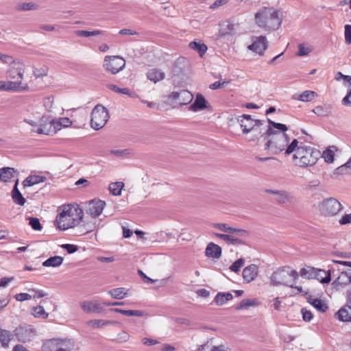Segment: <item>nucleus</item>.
Wrapping results in <instances>:
<instances>
[{
	"instance_id": "nucleus-1",
	"label": "nucleus",
	"mask_w": 351,
	"mask_h": 351,
	"mask_svg": "<svg viewBox=\"0 0 351 351\" xmlns=\"http://www.w3.org/2000/svg\"><path fill=\"white\" fill-rule=\"evenodd\" d=\"M265 133L269 138L265 145V149L269 150L272 154L284 152L285 156H289L294 152L297 144H299L297 139L291 140L286 133L276 132L270 127L266 129Z\"/></svg>"
},
{
	"instance_id": "nucleus-2",
	"label": "nucleus",
	"mask_w": 351,
	"mask_h": 351,
	"mask_svg": "<svg viewBox=\"0 0 351 351\" xmlns=\"http://www.w3.org/2000/svg\"><path fill=\"white\" fill-rule=\"evenodd\" d=\"M59 210L56 221L58 228L62 230L78 226L83 218V210L77 204L63 205Z\"/></svg>"
},
{
	"instance_id": "nucleus-3",
	"label": "nucleus",
	"mask_w": 351,
	"mask_h": 351,
	"mask_svg": "<svg viewBox=\"0 0 351 351\" xmlns=\"http://www.w3.org/2000/svg\"><path fill=\"white\" fill-rule=\"evenodd\" d=\"M237 121L242 130V133L247 136L246 140L249 142L258 141L267 129L263 121L252 119L248 114L239 116Z\"/></svg>"
},
{
	"instance_id": "nucleus-4",
	"label": "nucleus",
	"mask_w": 351,
	"mask_h": 351,
	"mask_svg": "<svg viewBox=\"0 0 351 351\" xmlns=\"http://www.w3.org/2000/svg\"><path fill=\"white\" fill-rule=\"evenodd\" d=\"M293 154V163L300 167H312L316 164L319 156V152L310 146L297 144Z\"/></svg>"
},
{
	"instance_id": "nucleus-5",
	"label": "nucleus",
	"mask_w": 351,
	"mask_h": 351,
	"mask_svg": "<svg viewBox=\"0 0 351 351\" xmlns=\"http://www.w3.org/2000/svg\"><path fill=\"white\" fill-rule=\"evenodd\" d=\"M255 19L260 27L268 30L278 29L282 23L279 12L270 8H264L259 10L255 15Z\"/></svg>"
},
{
	"instance_id": "nucleus-6",
	"label": "nucleus",
	"mask_w": 351,
	"mask_h": 351,
	"mask_svg": "<svg viewBox=\"0 0 351 351\" xmlns=\"http://www.w3.org/2000/svg\"><path fill=\"white\" fill-rule=\"evenodd\" d=\"M299 274L289 267H282L274 271L270 276V283L273 286H287L294 287Z\"/></svg>"
},
{
	"instance_id": "nucleus-7",
	"label": "nucleus",
	"mask_w": 351,
	"mask_h": 351,
	"mask_svg": "<svg viewBox=\"0 0 351 351\" xmlns=\"http://www.w3.org/2000/svg\"><path fill=\"white\" fill-rule=\"evenodd\" d=\"M110 118L108 109L101 104L96 105L91 112L90 126L95 130L104 128Z\"/></svg>"
},
{
	"instance_id": "nucleus-8",
	"label": "nucleus",
	"mask_w": 351,
	"mask_h": 351,
	"mask_svg": "<svg viewBox=\"0 0 351 351\" xmlns=\"http://www.w3.org/2000/svg\"><path fill=\"white\" fill-rule=\"evenodd\" d=\"M125 66V60L120 56H107L104 58L103 67L112 75L121 71Z\"/></svg>"
},
{
	"instance_id": "nucleus-9",
	"label": "nucleus",
	"mask_w": 351,
	"mask_h": 351,
	"mask_svg": "<svg viewBox=\"0 0 351 351\" xmlns=\"http://www.w3.org/2000/svg\"><path fill=\"white\" fill-rule=\"evenodd\" d=\"M343 208L342 204L335 198H328L319 204L321 213L327 217L335 216Z\"/></svg>"
},
{
	"instance_id": "nucleus-10",
	"label": "nucleus",
	"mask_w": 351,
	"mask_h": 351,
	"mask_svg": "<svg viewBox=\"0 0 351 351\" xmlns=\"http://www.w3.org/2000/svg\"><path fill=\"white\" fill-rule=\"evenodd\" d=\"M25 73V64L21 60H17L16 62H14L12 65L9 66V68L6 71V75L11 80L19 79V82H21V80L24 77Z\"/></svg>"
},
{
	"instance_id": "nucleus-11",
	"label": "nucleus",
	"mask_w": 351,
	"mask_h": 351,
	"mask_svg": "<svg viewBox=\"0 0 351 351\" xmlns=\"http://www.w3.org/2000/svg\"><path fill=\"white\" fill-rule=\"evenodd\" d=\"M14 335L19 341H30L36 335L35 330L31 326H20L14 330Z\"/></svg>"
},
{
	"instance_id": "nucleus-12",
	"label": "nucleus",
	"mask_w": 351,
	"mask_h": 351,
	"mask_svg": "<svg viewBox=\"0 0 351 351\" xmlns=\"http://www.w3.org/2000/svg\"><path fill=\"white\" fill-rule=\"evenodd\" d=\"M266 192L273 195L275 197V200L280 204H294L296 202L294 196L286 191L268 189Z\"/></svg>"
},
{
	"instance_id": "nucleus-13",
	"label": "nucleus",
	"mask_w": 351,
	"mask_h": 351,
	"mask_svg": "<svg viewBox=\"0 0 351 351\" xmlns=\"http://www.w3.org/2000/svg\"><path fill=\"white\" fill-rule=\"evenodd\" d=\"M32 132L44 135L54 134L51 120H49L46 116H42L38 121V127L37 128H32Z\"/></svg>"
},
{
	"instance_id": "nucleus-14",
	"label": "nucleus",
	"mask_w": 351,
	"mask_h": 351,
	"mask_svg": "<svg viewBox=\"0 0 351 351\" xmlns=\"http://www.w3.org/2000/svg\"><path fill=\"white\" fill-rule=\"evenodd\" d=\"M268 47V42L265 36H261L252 38V43L247 49L258 55H263Z\"/></svg>"
},
{
	"instance_id": "nucleus-15",
	"label": "nucleus",
	"mask_w": 351,
	"mask_h": 351,
	"mask_svg": "<svg viewBox=\"0 0 351 351\" xmlns=\"http://www.w3.org/2000/svg\"><path fill=\"white\" fill-rule=\"evenodd\" d=\"M169 98L180 105H186L192 101L193 95L187 90H181L172 92Z\"/></svg>"
},
{
	"instance_id": "nucleus-16",
	"label": "nucleus",
	"mask_w": 351,
	"mask_h": 351,
	"mask_svg": "<svg viewBox=\"0 0 351 351\" xmlns=\"http://www.w3.org/2000/svg\"><path fill=\"white\" fill-rule=\"evenodd\" d=\"M80 306L86 313H101L104 311L101 302L97 300L84 301L80 304Z\"/></svg>"
},
{
	"instance_id": "nucleus-17",
	"label": "nucleus",
	"mask_w": 351,
	"mask_h": 351,
	"mask_svg": "<svg viewBox=\"0 0 351 351\" xmlns=\"http://www.w3.org/2000/svg\"><path fill=\"white\" fill-rule=\"evenodd\" d=\"M105 206L104 201L93 199L89 202L86 213L93 217H97L101 214Z\"/></svg>"
},
{
	"instance_id": "nucleus-18",
	"label": "nucleus",
	"mask_w": 351,
	"mask_h": 351,
	"mask_svg": "<svg viewBox=\"0 0 351 351\" xmlns=\"http://www.w3.org/2000/svg\"><path fill=\"white\" fill-rule=\"evenodd\" d=\"M338 270H341V273L337 278L332 282V285L336 289L344 287L351 283V269L344 271L338 268Z\"/></svg>"
},
{
	"instance_id": "nucleus-19",
	"label": "nucleus",
	"mask_w": 351,
	"mask_h": 351,
	"mask_svg": "<svg viewBox=\"0 0 351 351\" xmlns=\"http://www.w3.org/2000/svg\"><path fill=\"white\" fill-rule=\"evenodd\" d=\"M213 227L218 229L220 231L230 233V234H234L239 237H247L248 232L243 229H237L234 227H232L229 226L227 223H214Z\"/></svg>"
},
{
	"instance_id": "nucleus-20",
	"label": "nucleus",
	"mask_w": 351,
	"mask_h": 351,
	"mask_svg": "<svg viewBox=\"0 0 351 351\" xmlns=\"http://www.w3.org/2000/svg\"><path fill=\"white\" fill-rule=\"evenodd\" d=\"M26 87L21 82L0 80V91H18L24 90Z\"/></svg>"
},
{
	"instance_id": "nucleus-21",
	"label": "nucleus",
	"mask_w": 351,
	"mask_h": 351,
	"mask_svg": "<svg viewBox=\"0 0 351 351\" xmlns=\"http://www.w3.org/2000/svg\"><path fill=\"white\" fill-rule=\"evenodd\" d=\"M214 235L223 240L227 244L239 245L243 243L242 240L240 239L241 237L237 236L234 234L214 233Z\"/></svg>"
},
{
	"instance_id": "nucleus-22",
	"label": "nucleus",
	"mask_w": 351,
	"mask_h": 351,
	"mask_svg": "<svg viewBox=\"0 0 351 351\" xmlns=\"http://www.w3.org/2000/svg\"><path fill=\"white\" fill-rule=\"evenodd\" d=\"M258 272V267L256 265L252 264L247 266L243 271V280L247 283L253 281L257 276Z\"/></svg>"
},
{
	"instance_id": "nucleus-23",
	"label": "nucleus",
	"mask_w": 351,
	"mask_h": 351,
	"mask_svg": "<svg viewBox=\"0 0 351 351\" xmlns=\"http://www.w3.org/2000/svg\"><path fill=\"white\" fill-rule=\"evenodd\" d=\"M115 322L103 319H95L88 320L86 322V326L91 329H101L104 328L109 325L114 324Z\"/></svg>"
},
{
	"instance_id": "nucleus-24",
	"label": "nucleus",
	"mask_w": 351,
	"mask_h": 351,
	"mask_svg": "<svg viewBox=\"0 0 351 351\" xmlns=\"http://www.w3.org/2000/svg\"><path fill=\"white\" fill-rule=\"evenodd\" d=\"M207 108V101L204 98V97L198 93L196 95L195 99L193 104L190 106V110L193 112H198L203 110Z\"/></svg>"
},
{
	"instance_id": "nucleus-25",
	"label": "nucleus",
	"mask_w": 351,
	"mask_h": 351,
	"mask_svg": "<svg viewBox=\"0 0 351 351\" xmlns=\"http://www.w3.org/2000/svg\"><path fill=\"white\" fill-rule=\"evenodd\" d=\"M53 132L56 134L63 128H68L72 125V121L67 117H60L51 120Z\"/></svg>"
},
{
	"instance_id": "nucleus-26",
	"label": "nucleus",
	"mask_w": 351,
	"mask_h": 351,
	"mask_svg": "<svg viewBox=\"0 0 351 351\" xmlns=\"http://www.w3.org/2000/svg\"><path fill=\"white\" fill-rule=\"evenodd\" d=\"M205 255L208 258H219L221 256V248L214 243H209L206 248Z\"/></svg>"
},
{
	"instance_id": "nucleus-27",
	"label": "nucleus",
	"mask_w": 351,
	"mask_h": 351,
	"mask_svg": "<svg viewBox=\"0 0 351 351\" xmlns=\"http://www.w3.org/2000/svg\"><path fill=\"white\" fill-rule=\"evenodd\" d=\"M147 77L150 81L156 83L165 77V73L158 69H152L147 71Z\"/></svg>"
},
{
	"instance_id": "nucleus-28",
	"label": "nucleus",
	"mask_w": 351,
	"mask_h": 351,
	"mask_svg": "<svg viewBox=\"0 0 351 351\" xmlns=\"http://www.w3.org/2000/svg\"><path fill=\"white\" fill-rule=\"evenodd\" d=\"M46 180V178L43 176L38 175H31L27 177L23 182V186L28 187L35 184L44 182Z\"/></svg>"
},
{
	"instance_id": "nucleus-29",
	"label": "nucleus",
	"mask_w": 351,
	"mask_h": 351,
	"mask_svg": "<svg viewBox=\"0 0 351 351\" xmlns=\"http://www.w3.org/2000/svg\"><path fill=\"white\" fill-rule=\"evenodd\" d=\"M19 180H16L14 188L12 191V198L14 202L18 205L23 206L25 203V199L22 195L18 189Z\"/></svg>"
},
{
	"instance_id": "nucleus-30",
	"label": "nucleus",
	"mask_w": 351,
	"mask_h": 351,
	"mask_svg": "<svg viewBox=\"0 0 351 351\" xmlns=\"http://www.w3.org/2000/svg\"><path fill=\"white\" fill-rule=\"evenodd\" d=\"M314 279H317L322 283H328L331 279L330 271L316 268Z\"/></svg>"
},
{
	"instance_id": "nucleus-31",
	"label": "nucleus",
	"mask_w": 351,
	"mask_h": 351,
	"mask_svg": "<svg viewBox=\"0 0 351 351\" xmlns=\"http://www.w3.org/2000/svg\"><path fill=\"white\" fill-rule=\"evenodd\" d=\"M60 339H52L44 342L43 351H59Z\"/></svg>"
},
{
	"instance_id": "nucleus-32",
	"label": "nucleus",
	"mask_w": 351,
	"mask_h": 351,
	"mask_svg": "<svg viewBox=\"0 0 351 351\" xmlns=\"http://www.w3.org/2000/svg\"><path fill=\"white\" fill-rule=\"evenodd\" d=\"M317 96V94L313 90H305L300 95H294L293 99H298L303 102H307L313 100Z\"/></svg>"
},
{
	"instance_id": "nucleus-33",
	"label": "nucleus",
	"mask_w": 351,
	"mask_h": 351,
	"mask_svg": "<svg viewBox=\"0 0 351 351\" xmlns=\"http://www.w3.org/2000/svg\"><path fill=\"white\" fill-rule=\"evenodd\" d=\"M259 304L258 301L256 299H244L240 302V303L235 307L237 311L239 310H247L250 307H254Z\"/></svg>"
},
{
	"instance_id": "nucleus-34",
	"label": "nucleus",
	"mask_w": 351,
	"mask_h": 351,
	"mask_svg": "<svg viewBox=\"0 0 351 351\" xmlns=\"http://www.w3.org/2000/svg\"><path fill=\"white\" fill-rule=\"evenodd\" d=\"M15 172V169L12 167H3L0 169V180L4 182H8L14 177Z\"/></svg>"
},
{
	"instance_id": "nucleus-35",
	"label": "nucleus",
	"mask_w": 351,
	"mask_h": 351,
	"mask_svg": "<svg viewBox=\"0 0 351 351\" xmlns=\"http://www.w3.org/2000/svg\"><path fill=\"white\" fill-rule=\"evenodd\" d=\"M107 88L115 93H118L120 94L127 95L130 97H136V95L134 92L132 91L130 88H119L117 85L109 84L107 85Z\"/></svg>"
},
{
	"instance_id": "nucleus-36",
	"label": "nucleus",
	"mask_w": 351,
	"mask_h": 351,
	"mask_svg": "<svg viewBox=\"0 0 351 351\" xmlns=\"http://www.w3.org/2000/svg\"><path fill=\"white\" fill-rule=\"evenodd\" d=\"M337 151L335 146H330L324 150L322 154V158L327 163H332L334 162L335 153Z\"/></svg>"
},
{
	"instance_id": "nucleus-37",
	"label": "nucleus",
	"mask_w": 351,
	"mask_h": 351,
	"mask_svg": "<svg viewBox=\"0 0 351 351\" xmlns=\"http://www.w3.org/2000/svg\"><path fill=\"white\" fill-rule=\"evenodd\" d=\"M63 260V258L60 256H52L44 261L43 266L56 267L62 264Z\"/></svg>"
},
{
	"instance_id": "nucleus-38",
	"label": "nucleus",
	"mask_w": 351,
	"mask_h": 351,
	"mask_svg": "<svg viewBox=\"0 0 351 351\" xmlns=\"http://www.w3.org/2000/svg\"><path fill=\"white\" fill-rule=\"evenodd\" d=\"M75 347V342L70 339H60L59 351H72Z\"/></svg>"
},
{
	"instance_id": "nucleus-39",
	"label": "nucleus",
	"mask_w": 351,
	"mask_h": 351,
	"mask_svg": "<svg viewBox=\"0 0 351 351\" xmlns=\"http://www.w3.org/2000/svg\"><path fill=\"white\" fill-rule=\"evenodd\" d=\"M108 293L112 298L117 300H121L128 296L127 290L123 287L112 289Z\"/></svg>"
},
{
	"instance_id": "nucleus-40",
	"label": "nucleus",
	"mask_w": 351,
	"mask_h": 351,
	"mask_svg": "<svg viewBox=\"0 0 351 351\" xmlns=\"http://www.w3.org/2000/svg\"><path fill=\"white\" fill-rule=\"evenodd\" d=\"M112 312L121 313L122 315L126 316H136V317H143L144 315V313L141 311L138 310H123L118 308H111L110 310Z\"/></svg>"
},
{
	"instance_id": "nucleus-41",
	"label": "nucleus",
	"mask_w": 351,
	"mask_h": 351,
	"mask_svg": "<svg viewBox=\"0 0 351 351\" xmlns=\"http://www.w3.org/2000/svg\"><path fill=\"white\" fill-rule=\"evenodd\" d=\"M335 317L340 322H351V315L346 307L341 308L336 313Z\"/></svg>"
},
{
	"instance_id": "nucleus-42",
	"label": "nucleus",
	"mask_w": 351,
	"mask_h": 351,
	"mask_svg": "<svg viewBox=\"0 0 351 351\" xmlns=\"http://www.w3.org/2000/svg\"><path fill=\"white\" fill-rule=\"evenodd\" d=\"M189 47L193 50L198 52L201 57H202L208 49L207 46L205 44L197 41L191 42L189 43Z\"/></svg>"
},
{
	"instance_id": "nucleus-43",
	"label": "nucleus",
	"mask_w": 351,
	"mask_h": 351,
	"mask_svg": "<svg viewBox=\"0 0 351 351\" xmlns=\"http://www.w3.org/2000/svg\"><path fill=\"white\" fill-rule=\"evenodd\" d=\"M232 299V295L230 293H219L215 298V301L217 305H223L226 302Z\"/></svg>"
},
{
	"instance_id": "nucleus-44",
	"label": "nucleus",
	"mask_w": 351,
	"mask_h": 351,
	"mask_svg": "<svg viewBox=\"0 0 351 351\" xmlns=\"http://www.w3.org/2000/svg\"><path fill=\"white\" fill-rule=\"evenodd\" d=\"M12 337V335L9 330L0 329V342L1 343L2 346H8Z\"/></svg>"
},
{
	"instance_id": "nucleus-45",
	"label": "nucleus",
	"mask_w": 351,
	"mask_h": 351,
	"mask_svg": "<svg viewBox=\"0 0 351 351\" xmlns=\"http://www.w3.org/2000/svg\"><path fill=\"white\" fill-rule=\"evenodd\" d=\"M315 270L316 268L306 267L300 269V274L302 278L306 279H314Z\"/></svg>"
},
{
	"instance_id": "nucleus-46",
	"label": "nucleus",
	"mask_w": 351,
	"mask_h": 351,
	"mask_svg": "<svg viewBox=\"0 0 351 351\" xmlns=\"http://www.w3.org/2000/svg\"><path fill=\"white\" fill-rule=\"evenodd\" d=\"M308 302L315 308L320 312H325L328 308L327 305L319 299H310Z\"/></svg>"
},
{
	"instance_id": "nucleus-47",
	"label": "nucleus",
	"mask_w": 351,
	"mask_h": 351,
	"mask_svg": "<svg viewBox=\"0 0 351 351\" xmlns=\"http://www.w3.org/2000/svg\"><path fill=\"white\" fill-rule=\"evenodd\" d=\"M123 186V183L121 182L111 183L109 185V191L113 195L118 196L121 195Z\"/></svg>"
},
{
	"instance_id": "nucleus-48",
	"label": "nucleus",
	"mask_w": 351,
	"mask_h": 351,
	"mask_svg": "<svg viewBox=\"0 0 351 351\" xmlns=\"http://www.w3.org/2000/svg\"><path fill=\"white\" fill-rule=\"evenodd\" d=\"M102 31L99 29H95L93 31L77 30L75 32V34L79 36L90 37L100 35L102 34Z\"/></svg>"
},
{
	"instance_id": "nucleus-49",
	"label": "nucleus",
	"mask_w": 351,
	"mask_h": 351,
	"mask_svg": "<svg viewBox=\"0 0 351 351\" xmlns=\"http://www.w3.org/2000/svg\"><path fill=\"white\" fill-rule=\"evenodd\" d=\"M38 8V5L32 2L21 3L17 5V10L21 11L34 10Z\"/></svg>"
},
{
	"instance_id": "nucleus-50",
	"label": "nucleus",
	"mask_w": 351,
	"mask_h": 351,
	"mask_svg": "<svg viewBox=\"0 0 351 351\" xmlns=\"http://www.w3.org/2000/svg\"><path fill=\"white\" fill-rule=\"evenodd\" d=\"M33 315L35 317H41L46 319L48 317L49 314L45 312L42 306H38L33 308Z\"/></svg>"
},
{
	"instance_id": "nucleus-51",
	"label": "nucleus",
	"mask_w": 351,
	"mask_h": 351,
	"mask_svg": "<svg viewBox=\"0 0 351 351\" xmlns=\"http://www.w3.org/2000/svg\"><path fill=\"white\" fill-rule=\"evenodd\" d=\"M49 68L47 66H43L40 68H34L33 74L36 78L43 77L47 75Z\"/></svg>"
},
{
	"instance_id": "nucleus-52",
	"label": "nucleus",
	"mask_w": 351,
	"mask_h": 351,
	"mask_svg": "<svg viewBox=\"0 0 351 351\" xmlns=\"http://www.w3.org/2000/svg\"><path fill=\"white\" fill-rule=\"evenodd\" d=\"M269 123L271 125L273 126L271 128L276 130V132L286 133V132L288 130L287 126L285 124L276 123L271 120H269Z\"/></svg>"
},
{
	"instance_id": "nucleus-53",
	"label": "nucleus",
	"mask_w": 351,
	"mask_h": 351,
	"mask_svg": "<svg viewBox=\"0 0 351 351\" xmlns=\"http://www.w3.org/2000/svg\"><path fill=\"white\" fill-rule=\"evenodd\" d=\"M312 51V47L305 44H300L298 45V51L297 56H304L308 55Z\"/></svg>"
},
{
	"instance_id": "nucleus-54",
	"label": "nucleus",
	"mask_w": 351,
	"mask_h": 351,
	"mask_svg": "<svg viewBox=\"0 0 351 351\" xmlns=\"http://www.w3.org/2000/svg\"><path fill=\"white\" fill-rule=\"evenodd\" d=\"M110 154L114 155L117 157L121 158L132 154V150L130 149H112L110 151Z\"/></svg>"
},
{
	"instance_id": "nucleus-55",
	"label": "nucleus",
	"mask_w": 351,
	"mask_h": 351,
	"mask_svg": "<svg viewBox=\"0 0 351 351\" xmlns=\"http://www.w3.org/2000/svg\"><path fill=\"white\" fill-rule=\"evenodd\" d=\"M130 338V335H129V333L125 330H122L121 332L117 334L114 341H116L118 343H122L129 341Z\"/></svg>"
},
{
	"instance_id": "nucleus-56",
	"label": "nucleus",
	"mask_w": 351,
	"mask_h": 351,
	"mask_svg": "<svg viewBox=\"0 0 351 351\" xmlns=\"http://www.w3.org/2000/svg\"><path fill=\"white\" fill-rule=\"evenodd\" d=\"M29 220V224L31 226L32 228L36 231H40L42 229V226L40 223V221L38 218L36 217H29L27 218Z\"/></svg>"
},
{
	"instance_id": "nucleus-57",
	"label": "nucleus",
	"mask_w": 351,
	"mask_h": 351,
	"mask_svg": "<svg viewBox=\"0 0 351 351\" xmlns=\"http://www.w3.org/2000/svg\"><path fill=\"white\" fill-rule=\"evenodd\" d=\"M245 260L243 258H241L236 261L230 267V269L232 271L237 273L240 271L241 268L244 265Z\"/></svg>"
},
{
	"instance_id": "nucleus-58",
	"label": "nucleus",
	"mask_w": 351,
	"mask_h": 351,
	"mask_svg": "<svg viewBox=\"0 0 351 351\" xmlns=\"http://www.w3.org/2000/svg\"><path fill=\"white\" fill-rule=\"evenodd\" d=\"M334 174L336 176L348 175L351 174V171L345 165H343L335 169Z\"/></svg>"
},
{
	"instance_id": "nucleus-59",
	"label": "nucleus",
	"mask_w": 351,
	"mask_h": 351,
	"mask_svg": "<svg viewBox=\"0 0 351 351\" xmlns=\"http://www.w3.org/2000/svg\"><path fill=\"white\" fill-rule=\"evenodd\" d=\"M313 112L318 116H327L328 114V110L326 107L322 106H317L313 109Z\"/></svg>"
},
{
	"instance_id": "nucleus-60",
	"label": "nucleus",
	"mask_w": 351,
	"mask_h": 351,
	"mask_svg": "<svg viewBox=\"0 0 351 351\" xmlns=\"http://www.w3.org/2000/svg\"><path fill=\"white\" fill-rule=\"evenodd\" d=\"M301 313L302 314V318L305 322H311L313 317V315L310 310L306 309V308H302L301 309Z\"/></svg>"
},
{
	"instance_id": "nucleus-61",
	"label": "nucleus",
	"mask_w": 351,
	"mask_h": 351,
	"mask_svg": "<svg viewBox=\"0 0 351 351\" xmlns=\"http://www.w3.org/2000/svg\"><path fill=\"white\" fill-rule=\"evenodd\" d=\"M14 298L19 302H23L25 300H31L32 298V296L29 293H20L16 294L14 295Z\"/></svg>"
},
{
	"instance_id": "nucleus-62",
	"label": "nucleus",
	"mask_w": 351,
	"mask_h": 351,
	"mask_svg": "<svg viewBox=\"0 0 351 351\" xmlns=\"http://www.w3.org/2000/svg\"><path fill=\"white\" fill-rule=\"evenodd\" d=\"M0 60L5 64H8L9 66L14 64V62H16L17 60H15L12 56L8 55H3L0 53Z\"/></svg>"
},
{
	"instance_id": "nucleus-63",
	"label": "nucleus",
	"mask_w": 351,
	"mask_h": 351,
	"mask_svg": "<svg viewBox=\"0 0 351 351\" xmlns=\"http://www.w3.org/2000/svg\"><path fill=\"white\" fill-rule=\"evenodd\" d=\"M345 40L347 44H351V25H345Z\"/></svg>"
},
{
	"instance_id": "nucleus-64",
	"label": "nucleus",
	"mask_w": 351,
	"mask_h": 351,
	"mask_svg": "<svg viewBox=\"0 0 351 351\" xmlns=\"http://www.w3.org/2000/svg\"><path fill=\"white\" fill-rule=\"evenodd\" d=\"M339 223L341 225H348L351 223V213L346 214L342 216L339 220Z\"/></svg>"
}]
</instances>
